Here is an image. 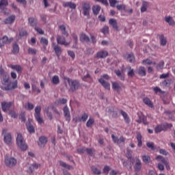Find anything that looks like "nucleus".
Returning a JSON list of instances; mask_svg holds the SVG:
<instances>
[{
    "label": "nucleus",
    "mask_w": 175,
    "mask_h": 175,
    "mask_svg": "<svg viewBox=\"0 0 175 175\" xmlns=\"http://www.w3.org/2000/svg\"><path fill=\"white\" fill-rule=\"evenodd\" d=\"M127 69L129 70L127 75L129 76V77H133V76H135V70L133 68H132L131 66H129L127 67Z\"/></svg>",
    "instance_id": "45"
},
{
    "label": "nucleus",
    "mask_w": 175,
    "mask_h": 175,
    "mask_svg": "<svg viewBox=\"0 0 175 175\" xmlns=\"http://www.w3.org/2000/svg\"><path fill=\"white\" fill-rule=\"evenodd\" d=\"M0 75L1 76V83L3 85L1 86L2 90H5V91H10L12 90H14L18 87V81L15 80L14 82L10 81V77L9 74L5 72L3 69L0 70Z\"/></svg>",
    "instance_id": "1"
},
{
    "label": "nucleus",
    "mask_w": 175,
    "mask_h": 175,
    "mask_svg": "<svg viewBox=\"0 0 175 175\" xmlns=\"http://www.w3.org/2000/svg\"><path fill=\"white\" fill-rule=\"evenodd\" d=\"M172 126H173V125L169 123L159 124L155 127L154 132L155 133H161V132L167 131V129L172 128Z\"/></svg>",
    "instance_id": "5"
},
{
    "label": "nucleus",
    "mask_w": 175,
    "mask_h": 175,
    "mask_svg": "<svg viewBox=\"0 0 175 175\" xmlns=\"http://www.w3.org/2000/svg\"><path fill=\"white\" fill-rule=\"evenodd\" d=\"M94 124H95V120H94V118H90L86 123V126L88 128H90V126L92 125H94Z\"/></svg>",
    "instance_id": "47"
},
{
    "label": "nucleus",
    "mask_w": 175,
    "mask_h": 175,
    "mask_svg": "<svg viewBox=\"0 0 175 175\" xmlns=\"http://www.w3.org/2000/svg\"><path fill=\"white\" fill-rule=\"evenodd\" d=\"M16 20V16L12 15L5 19L4 23L5 24H13L14 21Z\"/></svg>",
    "instance_id": "26"
},
{
    "label": "nucleus",
    "mask_w": 175,
    "mask_h": 175,
    "mask_svg": "<svg viewBox=\"0 0 175 175\" xmlns=\"http://www.w3.org/2000/svg\"><path fill=\"white\" fill-rule=\"evenodd\" d=\"M136 72L137 75L141 77H144L146 75H147V72H146V68L144 66H139Z\"/></svg>",
    "instance_id": "17"
},
{
    "label": "nucleus",
    "mask_w": 175,
    "mask_h": 175,
    "mask_svg": "<svg viewBox=\"0 0 175 175\" xmlns=\"http://www.w3.org/2000/svg\"><path fill=\"white\" fill-rule=\"evenodd\" d=\"M143 102L145 105H146V106H148V107H154V104L152 103V101H151V100L148 97H144L143 98Z\"/></svg>",
    "instance_id": "27"
},
{
    "label": "nucleus",
    "mask_w": 175,
    "mask_h": 175,
    "mask_svg": "<svg viewBox=\"0 0 175 175\" xmlns=\"http://www.w3.org/2000/svg\"><path fill=\"white\" fill-rule=\"evenodd\" d=\"M63 6L64 8H70V9H72L73 10H75V9H76L77 8L76 3L72 1H68V2L64 3Z\"/></svg>",
    "instance_id": "23"
},
{
    "label": "nucleus",
    "mask_w": 175,
    "mask_h": 175,
    "mask_svg": "<svg viewBox=\"0 0 175 175\" xmlns=\"http://www.w3.org/2000/svg\"><path fill=\"white\" fill-rule=\"evenodd\" d=\"M92 11L94 14L97 16V14H99V12H100V7L98 5H94L92 7Z\"/></svg>",
    "instance_id": "42"
},
{
    "label": "nucleus",
    "mask_w": 175,
    "mask_h": 175,
    "mask_svg": "<svg viewBox=\"0 0 175 175\" xmlns=\"http://www.w3.org/2000/svg\"><path fill=\"white\" fill-rule=\"evenodd\" d=\"M16 144L22 151H25L28 148V145L25 144V141H24V137H23V135L20 133H18L17 137H16Z\"/></svg>",
    "instance_id": "3"
},
{
    "label": "nucleus",
    "mask_w": 175,
    "mask_h": 175,
    "mask_svg": "<svg viewBox=\"0 0 175 175\" xmlns=\"http://www.w3.org/2000/svg\"><path fill=\"white\" fill-rule=\"evenodd\" d=\"M148 8V2L143 1L142 5L141 7V12L144 13V12H147Z\"/></svg>",
    "instance_id": "36"
},
{
    "label": "nucleus",
    "mask_w": 175,
    "mask_h": 175,
    "mask_svg": "<svg viewBox=\"0 0 175 175\" xmlns=\"http://www.w3.org/2000/svg\"><path fill=\"white\" fill-rule=\"evenodd\" d=\"M142 159L144 163H150L151 161V157L149 155H143Z\"/></svg>",
    "instance_id": "44"
},
{
    "label": "nucleus",
    "mask_w": 175,
    "mask_h": 175,
    "mask_svg": "<svg viewBox=\"0 0 175 175\" xmlns=\"http://www.w3.org/2000/svg\"><path fill=\"white\" fill-rule=\"evenodd\" d=\"M115 73L118 76V77H119V79H120L122 81H124V80H125V76H124V75L122 74L121 70H116Z\"/></svg>",
    "instance_id": "41"
},
{
    "label": "nucleus",
    "mask_w": 175,
    "mask_h": 175,
    "mask_svg": "<svg viewBox=\"0 0 175 175\" xmlns=\"http://www.w3.org/2000/svg\"><path fill=\"white\" fill-rule=\"evenodd\" d=\"M109 25H111L112 28L116 31H118V26L117 25V20L114 18H111L109 21Z\"/></svg>",
    "instance_id": "24"
},
{
    "label": "nucleus",
    "mask_w": 175,
    "mask_h": 175,
    "mask_svg": "<svg viewBox=\"0 0 175 175\" xmlns=\"http://www.w3.org/2000/svg\"><path fill=\"white\" fill-rule=\"evenodd\" d=\"M120 113L124 118V122H126V124H129V122H131V119L129 118V116H128V113L124 111H120Z\"/></svg>",
    "instance_id": "33"
},
{
    "label": "nucleus",
    "mask_w": 175,
    "mask_h": 175,
    "mask_svg": "<svg viewBox=\"0 0 175 175\" xmlns=\"http://www.w3.org/2000/svg\"><path fill=\"white\" fill-rule=\"evenodd\" d=\"M101 32L104 33V35H106L109 33V27L105 26L103 28L100 29Z\"/></svg>",
    "instance_id": "58"
},
{
    "label": "nucleus",
    "mask_w": 175,
    "mask_h": 175,
    "mask_svg": "<svg viewBox=\"0 0 175 175\" xmlns=\"http://www.w3.org/2000/svg\"><path fill=\"white\" fill-rule=\"evenodd\" d=\"M68 54L72 58V59H75V58H76V55L75 54V52L72 51H68Z\"/></svg>",
    "instance_id": "61"
},
{
    "label": "nucleus",
    "mask_w": 175,
    "mask_h": 175,
    "mask_svg": "<svg viewBox=\"0 0 175 175\" xmlns=\"http://www.w3.org/2000/svg\"><path fill=\"white\" fill-rule=\"evenodd\" d=\"M51 83L54 85L59 84V77H58V75L53 76L51 79Z\"/></svg>",
    "instance_id": "37"
},
{
    "label": "nucleus",
    "mask_w": 175,
    "mask_h": 175,
    "mask_svg": "<svg viewBox=\"0 0 175 175\" xmlns=\"http://www.w3.org/2000/svg\"><path fill=\"white\" fill-rule=\"evenodd\" d=\"M142 65H152V61L150 59H144L142 62Z\"/></svg>",
    "instance_id": "55"
},
{
    "label": "nucleus",
    "mask_w": 175,
    "mask_h": 175,
    "mask_svg": "<svg viewBox=\"0 0 175 175\" xmlns=\"http://www.w3.org/2000/svg\"><path fill=\"white\" fill-rule=\"evenodd\" d=\"M66 80H67L68 83V85L70 87V91L72 92H75V91L79 90L80 88V82L77 80H73L69 78H66Z\"/></svg>",
    "instance_id": "4"
},
{
    "label": "nucleus",
    "mask_w": 175,
    "mask_h": 175,
    "mask_svg": "<svg viewBox=\"0 0 175 175\" xmlns=\"http://www.w3.org/2000/svg\"><path fill=\"white\" fill-rule=\"evenodd\" d=\"M90 169H91L92 173H94V174L99 175V174H100V173H101V172L100 171V170L98 169L96 166H94V165H93V166H92V167H90Z\"/></svg>",
    "instance_id": "46"
},
{
    "label": "nucleus",
    "mask_w": 175,
    "mask_h": 175,
    "mask_svg": "<svg viewBox=\"0 0 175 175\" xmlns=\"http://www.w3.org/2000/svg\"><path fill=\"white\" fill-rule=\"evenodd\" d=\"M112 88L113 90L118 91V92L121 91V85H120V83H118V82L112 83Z\"/></svg>",
    "instance_id": "39"
},
{
    "label": "nucleus",
    "mask_w": 175,
    "mask_h": 175,
    "mask_svg": "<svg viewBox=\"0 0 175 175\" xmlns=\"http://www.w3.org/2000/svg\"><path fill=\"white\" fill-rule=\"evenodd\" d=\"M98 82L101 84V85H103V87H104V88H105V90H110V83L105 81L103 78H100L98 79Z\"/></svg>",
    "instance_id": "18"
},
{
    "label": "nucleus",
    "mask_w": 175,
    "mask_h": 175,
    "mask_svg": "<svg viewBox=\"0 0 175 175\" xmlns=\"http://www.w3.org/2000/svg\"><path fill=\"white\" fill-rule=\"evenodd\" d=\"M63 111L64 113L66 121H68V122H69L70 121V111H69V108L68 107V106L66 105L64 107Z\"/></svg>",
    "instance_id": "14"
},
{
    "label": "nucleus",
    "mask_w": 175,
    "mask_h": 175,
    "mask_svg": "<svg viewBox=\"0 0 175 175\" xmlns=\"http://www.w3.org/2000/svg\"><path fill=\"white\" fill-rule=\"evenodd\" d=\"M34 107H35V105H33V104H32L29 102L27 103L24 105V108L26 110H29V111H31V110H32Z\"/></svg>",
    "instance_id": "40"
},
{
    "label": "nucleus",
    "mask_w": 175,
    "mask_h": 175,
    "mask_svg": "<svg viewBox=\"0 0 175 175\" xmlns=\"http://www.w3.org/2000/svg\"><path fill=\"white\" fill-rule=\"evenodd\" d=\"M146 116L143 114H141V115H138V118L139 120H136V122L138 123V124H142V120H144V118Z\"/></svg>",
    "instance_id": "59"
},
{
    "label": "nucleus",
    "mask_w": 175,
    "mask_h": 175,
    "mask_svg": "<svg viewBox=\"0 0 175 175\" xmlns=\"http://www.w3.org/2000/svg\"><path fill=\"white\" fill-rule=\"evenodd\" d=\"M110 167L109 166H105L103 168V173H105V174H109V172H110Z\"/></svg>",
    "instance_id": "63"
},
{
    "label": "nucleus",
    "mask_w": 175,
    "mask_h": 175,
    "mask_svg": "<svg viewBox=\"0 0 175 175\" xmlns=\"http://www.w3.org/2000/svg\"><path fill=\"white\" fill-rule=\"evenodd\" d=\"M40 111H42V107L40 106H37L35 108L34 117L38 124H43V119L40 118Z\"/></svg>",
    "instance_id": "9"
},
{
    "label": "nucleus",
    "mask_w": 175,
    "mask_h": 175,
    "mask_svg": "<svg viewBox=\"0 0 175 175\" xmlns=\"http://www.w3.org/2000/svg\"><path fill=\"white\" fill-rule=\"evenodd\" d=\"M28 53L29 54H32L33 55H35V54L38 53V51H36V49H35L29 48L28 50Z\"/></svg>",
    "instance_id": "60"
},
{
    "label": "nucleus",
    "mask_w": 175,
    "mask_h": 175,
    "mask_svg": "<svg viewBox=\"0 0 175 175\" xmlns=\"http://www.w3.org/2000/svg\"><path fill=\"white\" fill-rule=\"evenodd\" d=\"M124 58H126V59L129 61L130 64H135V55H133V53L126 54L124 55Z\"/></svg>",
    "instance_id": "20"
},
{
    "label": "nucleus",
    "mask_w": 175,
    "mask_h": 175,
    "mask_svg": "<svg viewBox=\"0 0 175 175\" xmlns=\"http://www.w3.org/2000/svg\"><path fill=\"white\" fill-rule=\"evenodd\" d=\"M163 66H165V62L161 61L156 66V69L157 70H162L163 69Z\"/></svg>",
    "instance_id": "48"
},
{
    "label": "nucleus",
    "mask_w": 175,
    "mask_h": 175,
    "mask_svg": "<svg viewBox=\"0 0 175 175\" xmlns=\"http://www.w3.org/2000/svg\"><path fill=\"white\" fill-rule=\"evenodd\" d=\"M142 139H143L142 134L140 133H137V140L138 142V144H137L138 147H142V146L143 145V141H142Z\"/></svg>",
    "instance_id": "38"
},
{
    "label": "nucleus",
    "mask_w": 175,
    "mask_h": 175,
    "mask_svg": "<svg viewBox=\"0 0 175 175\" xmlns=\"http://www.w3.org/2000/svg\"><path fill=\"white\" fill-rule=\"evenodd\" d=\"M4 162L8 167H13L15 165H17V160L14 157H9L8 155L5 156Z\"/></svg>",
    "instance_id": "7"
},
{
    "label": "nucleus",
    "mask_w": 175,
    "mask_h": 175,
    "mask_svg": "<svg viewBox=\"0 0 175 175\" xmlns=\"http://www.w3.org/2000/svg\"><path fill=\"white\" fill-rule=\"evenodd\" d=\"M57 42L58 44H65L66 43V39L62 36H57Z\"/></svg>",
    "instance_id": "30"
},
{
    "label": "nucleus",
    "mask_w": 175,
    "mask_h": 175,
    "mask_svg": "<svg viewBox=\"0 0 175 175\" xmlns=\"http://www.w3.org/2000/svg\"><path fill=\"white\" fill-rule=\"evenodd\" d=\"M27 35H28V33L27 32V31H25L23 29H19V36H21V38L27 36Z\"/></svg>",
    "instance_id": "52"
},
{
    "label": "nucleus",
    "mask_w": 175,
    "mask_h": 175,
    "mask_svg": "<svg viewBox=\"0 0 175 175\" xmlns=\"http://www.w3.org/2000/svg\"><path fill=\"white\" fill-rule=\"evenodd\" d=\"M111 137L113 143H116V144H121V143H125V137H124V136H120V138H118V137H116L114 134H112Z\"/></svg>",
    "instance_id": "13"
},
{
    "label": "nucleus",
    "mask_w": 175,
    "mask_h": 175,
    "mask_svg": "<svg viewBox=\"0 0 175 175\" xmlns=\"http://www.w3.org/2000/svg\"><path fill=\"white\" fill-rule=\"evenodd\" d=\"M60 165H62V167H65L66 169H68V170H73V167L72 165L66 164V163L64 161H59Z\"/></svg>",
    "instance_id": "43"
},
{
    "label": "nucleus",
    "mask_w": 175,
    "mask_h": 175,
    "mask_svg": "<svg viewBox=\"0 0 175 175\" xmlns=\"http://www.w3.org/2000/svg\"><path fill=\"white\" fill-rule=\"evenodd\" d=\"M82 9L83 15L90 17V12H91V5L88 2H82Z\"/></svg>",
    "instance_id": "8"
},
{
    "label": "nucleus",
    "mask_w": 175,
    "mask_h": 175,
    "mask_svg": "<svg viewBox=\"0 0 175 175\" xmlns=\"http://www.w3.org/2000/svg\"><path fill=\"white\" fill-rule=\"evenodd\" d=\"M6 132H8L7 129H3L2 130V135H3V142L5 144H7V146H10V144H12V133H6Z\"/></svg>",
    "instance_id": "6"
},
{
    "label": "nucleus",
    "mask_w": 175,
    "mask_h": 175,
    "mask_svg": "<svg viewBox=\"0 0 175 175\" xmlns=\"http://www.w3.org/2000/svg\"><path fill=\"white\" fill-rule=\"evenodd\" d=\"M59 29H60L62 35L66 37L69 36V33H68V31H66V26H65V25H59Z\"/></svg>",
    "instance_id": "31"
},
{
    "label": "nucleus",
    "mask_w": 175,
    "mask_h": 175,
    "mask_svg": "<svg viewBox=\"0 0 175 175\" xmlns=\"http://www.w3.org/2000/svg\"><path fill=\"white\" fill-rule=\"evenodd\" d=\"M29 24L31 27H36L38 25V19L33 17L28 18Z\"/></svg>",
    "instance_id": "25"
},
{
    "label": "nucleus",
    "mask_w": 175,
    "mask_h": 175,
    "mask_svg": "<svg viewBox=\"0 0 175 175\" xmlns=\"http://www.w3.org/2000/svg\"><path fill=\"white\" fill-rule=\"evenodd\" d=\"M83 81H88V83H91L92 81V78L90 74H87L83 77Z\"/></svg>",
    "instance_id": "49"
},
{
    "label": "nucleus",
    "mask_w": 175,
    "mask_h": 175,
    "mask_svg": "<svg viewBox=\"0 0 175 175\" xmlns=\"http://www.w3.org/2000/svg\"><path fill=\"white\" fill-rule=\"evenodd\" d=\"M19 51H20V47H18V44H14L13 46V50H12L13 54H18Z\"/></svg>",
    "instance_id": "53"
},
{
    "label": "nucleus",
    "mask_w": 175,
    "mask_h": 175,
    "mask_svg": "<svg viewBox=\"0 0 175 175\" xmlns=\"http://www.w3.org/2000/svg\"><path fill=\"white\" fill-rule=\"evenodd\" d=\"M126 158L130 159L131 163H135V158H132V150L129 148L126 149Z\"/></svg>",
    "instance_id": "28"
},
{
    "label": "nucleus",
    "mask_w": 175,
    "mask_h": 175,
    "mask_svg": "<svg viewBox=\"0 0 175 175\" xmlns=\"http://www.w3.org/2000/svg\"><path fill=\"white\" fill-rule=\"evenodd\" d=\"M86 152L88 154V155H90V157L94 156V152H95V150L92 148H86Z\"/></svg>",
    "instance_id": "56"
},
{
    "label": "nucleus",
    "mask_w": 175,
    "mask_h": 175,
    "mask_svg": "<svg viewBox=\"0 0 175 175\" xmlns=\"http://www.w3.org/2000/svg\"><path fill=\"white\" fill-rule=\"evenodd\" d=\"M53 49L57 58H59V57H61V54H62V49L58 45H55Z\"/></svg>",
    "instance_id": "32"
},
{
    "label": "nucleus",
    "mask_w": 175,
    "mask_h": 175,
    "mask_svg": "<svg viewBox=\"0 0 175 175\" xmlns=\"http://www.w3.org/2000/svg\"><path fill=\"white\" fill-rule=\"evenodd\" d=\"M134 159V162H135L134 165V170L136 172H140V170H142V161H140L139 157H135Z\"/></svg>",
    "instance_id": "12"
},
{
    "label": "nucleus",
    "mask_w": 175,
    "mask_h": 175,
    "mask_svg": "<svg viewBox=\"0 0 175 175\" xmlns=\"http://www.w3.org/2000/svg\"><path fill=\"white\" fill-rule=\"evenodd\" d=\"M88 120V113H83L81 118H79L78 119H76L75 122H85Z\"/></svg>",
    "instance_id": "29"
},
{
    "label": "nucleus",
    "mask_w": 175,
    "mask_h": 175,
    "mask_svg": "<svg viewBox=\"0 0 175 175\" xmlns=\"http://www.w3.org/2000/svg\"><path fill=\"white\" fill-rule=\"evenodd\" d=\"M10 68H11V69H12L13 70H16L18 75H21V73H23V67H21V66L20 65L11 64L10 66Z\"/></svg>",
    "instance_id": "16"
},
{
    "label": "nucleus",
    "mask_w": 175,
    "mask_h": 175,
    "mask_svg": "<svg viewBox=\"0 0 175 175\" xmlns=\"http://www.w3.org/2000/svg\"><path fill=\"white\" fill-rule=\"evenodd\" d=\"M161 44H166L167 43V40H166V38H165V36L161 35L159 37Z\"/></svg>",
    "instance_id": "54"
},
{
    "label": "nucleus",
    "mask_w": 175,
    "mask_h": 175,
    "mask_svg": "<svg viewBox=\"0 0 175 175\" xmlns=\"http://www.w3.org/2000/svg\"><path fill=\"white\" fill-rule=\"evenodd\" d=\"M165 23H167V24H169V25H175V21H174V20H173V18L170 16H165Z\"/></svg>",
    "instance_id": "35"
},
{
    "label": "nucleus",
    "mask_w": 175,
    "mask_h": 175,
    "mask_svg": "<svg viewBox=\"0 0 175 175\" xmlns=\"http://www.w3.org/2000/svg\"><path fill=\"white\" fill-rule=\"evenodd\" d=\"M19 118L23 122H25V112H22L20 114Z\"/></svg>",
    "instance_id": "62"
},
{
    "label": "nucleus",
    "mask_w": 175,
    "mask_h": 175,
    "mask_svg": "<svg viewBox=\"0 0 175 175\" xmlns=\"http://www.w3.org/2000/svg\"><path fill=\"white\" fill-rule=\"evenodd\" d=\"M171 81L172 80L170 79H165L162 81L161 84L163 85V87H170Z\"/></svg>",
    "instance_id": "51"
},
{
    "label": "nucleus",
    "mask_w": 175,
    "mask_h": 175,
    "mask_svg": "<svg viewBox=\"0 0 175 175\" xmlns=\"http://www.w3.org/2000/svg\"><path fill=\"white\" fill-rule=\"evenodd\" d=\"M27 129L30 133H35V127L32 124H27Z\"/></svg>",
    "instance_id": "50"
},
{
    "label": "nucleus",
    "mask_w": 175,
    "mask_h": 175,
    "mask_svg": "<svg viewBox=\"0 0 175 175\" xmlns=\"http://www.w3.org/2000/svg\"><path fill=\"white\" fill-rule=\"evenodd\" d=\"M109 2L110 6H111L112 8H116V5L118 3V1L117 0H109Z\"/></svg>",
    "instance_id": "57"
},
{
    "label": "nucleus",
    "mask_w": 175,
    "mask_h": 175,
    "mask_svg": "<svg viewBox=\"0 0 175 175\" xmlns=\"http://www.w3.org/2000/svg\"><path fill=\"white\" fill-rule=\"evenodd\" d=\"M109 55V52L107 51H100L96 53V58H106Z\"/></svg>",
    "instance_id": "21"
},
{
    "label": "nucleus",
    "mask_w": 175,
    "mask_h": 175,
    "mask_svg": "<svg viewBox=\"0 0 175 175\" xmlns=\"http://www.w3.org/2000/svg\"><path fill=\"white\" fill-rule=\"evenodd\" d=\"M47 137L42 136L40 137L38 144L40 147H44V145L47 143Z\"/></svg>",
    "instance_id": "22"
},
{
    "label": "nucleus",
    "mask_w": 175,
    "mask_h": 175,
    "mask_svg": "<svg viewBox=\"0 0 175 175\" xmlns=\"http://www.w3.org/2000/svg\"><path fill=\"white\" fill-rule=\"evenodd\" d=\"M156 159L157 161H159L160 162H162L163 165L166 167L167 170H170V165H169V161L167 159L163 158L162 156L159 155L156 157Z\"/></svg>",
    "instance_id": "11"
},
{
    "label": "nucleus",
    "mask_w": 175,
    "mask_h": 175,
    "mask_svg": "<svg viewBox=\"0 0 175 175\" xmlns=\"http://www.w3.org/2000/svg\"><path fill=\"white\" fill-rule=\"evenodd\" d=\"M40 167V164H37L36 163H33L28 169L27 172L29 173H33V169H38Z\"/></svg>",
    "instance_id": "34"
},
{
    "label": "nucleus",
    "mask_w": 175,
    "mask_h": 175,
    "mask_svg": "<svg viewBox=\"0 0 175 175\" xmlns=\"http://www.w3.org/2000/svg\"><path fill=\"white\" fill-rule=\"evenodd\" d=\"M12 105H13V103H12V102L1 103V108H2L3 111H8V109H10V107H12Z\"/></svg>",
    "instance_id": "19"
},
{
    "label": "nucleus",
    "mask_w": 175,
    "mask_h": 175,
    "mask_svg": "<svg viewBox=\"0 0 175 175\" xmlns=\"http://www.w3.org/2000/svg\"><path fill=\"white\" fill-rule=\"evenodd\" d=\"M13 40V38H8V36H4L0 39V44H10Z\"/></svg>",
    "instance_id": "15"
},
{
    "label": "nucleus",
    "mask_w": 175,
    "mask_h": 175,
    "mask_svg": "<svg viewBox=\"0 0 175 175\" xmlns=\"http://www.w3.org/2000/svg\"><path fill=\"white\" fill-rule=\"evenodd\" d=\"M79 39L80 41L82 42V43H92L93 44H95L96 43V37L92 34H90V39L85 33H81L79 35Z\"/></svg>",
    "instance_id": "2"
},
{
    "label": "nucleus",
    "mask_w": 175,
    "mask_h": 175,
    "mask_svg": "<svg viewBox=\"0 0 175 175\" xmlns=\"http://www.w3.org/2000/svg\"><path fill=\"white\" fill-rule=\"evenodd\" d=\"M146 146L148 148H151L152 150H155V146H154V143L152 142H148Z\"/></svg>",
    "instance_id": "64"
},
{
    "label": "nucleus",
    "mask_w": 175,
    "mask_h": 175,
    "mask_svg": "<svg viewBox=\"0 0 175 175\" xmlns=\"http://www.w3.org/2000/svg\"><path fill=\"white\" fill-rule=\"evenodd\" d=\"M8 0H0V9L1 10V13H3L5 16H8L9 14V12H8V9L4 8L3 6H8Z\"/></svg>",
    "instance_id": "10"
}]
</instances>
